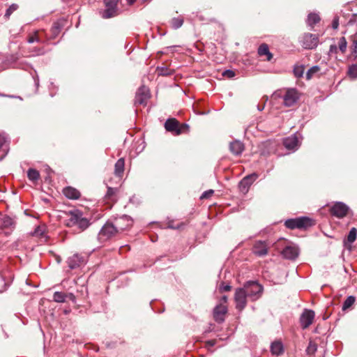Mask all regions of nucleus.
Listing matches in <instances>:
<instances>
[{
  "label": "nucleus",
  "mask_w": 357,
  "mask_h": 357,
  "mask_svg": "<svg viewBox=\"0 0 357 357\" xmlns=\"http://www.w3.org/2000/svg\"><path fill=\"white\" fill-rule=\"evenodd\" d=\"M271 351L273 355L279 356L284 352V347L280 341H275L271 344Z\"/></svg>",
  "instance_id": "b1692460"
},
{
  "label": "nucleus",
  "mask_w": 357,
  "mask_h": 357,
  "mask_svg": "<svg viewBox=\"0 0 357 357\" xmlns=\"http://www.w3.org/2000/svg\"><path fill=\"white\" fill-rule=\"evenodd\" d=\"M348 75L352 78H357V65L353 64L349 68Z\"/></svg>",
  "instance_id": "ea45409f"
},
{
  "label": "nucleus",
  "mask_w": 357,
  "mask_h": 357,
  "mask_svg": "<svg viewBox=\"0 0 357 357\" xmlns=\"http://www.w3.org/2000/svg\"><path fill=\"white\" fill-rule=\"evenodd\" d=\"M156 73L160 76H169L173 75L174 70L167 66H158L156 68Z\"/></svg>",
  "instance_id": "a878e982"
},
{
  "label": "nucleus",
  "mask_w": 357,
  "mask_h": 357,
  "mask_svg": "<svg viewBox=\"0 0 357 357\" xmlns=\"http://www.w3.org/2000/svg\"><path fill=\"white\" fill-rule=\"evenodd\" d=\"M347 47V42L346 40V38L344 37H342L340 38L339 43H338V48L340 50L344 53Z\"/></svg>",
  "instance_id": "58836bf2"
},
{
  "label": "nucleus",
  "mask_w": 357,
  "mask_h": 357,
  "mask_svg": "<svg viewBox=\"0 0 357 357\" xmlns=\"http://www.w3.org/2000/svg\"><path fill=\"white\" fill-rule=\"evenodd\" d=\"M38 31H35L34 35L31 36L28 38V43H33L34 42L40 43V39L38 36Z\"/></svg>",
  "instance_id": "79ce46f5"
},
{
  "label": "nucleus",
  "mask_w": 357,
  "mask_h": 357,
  "mask_svg": "<svg viewBox=\"0 0 357 357\" xmlns=\"http://www.w3.org/2000/svg\"><path fill=\"white\" fill-rule=\"evenodd\" d=\"M67 262L70 269H75L84 264L85 259L79 254H75L68 259Z\"/></svg>",
  "instance_id": "a211bd4d"
},
{
  "label": "nucleus",
  "mask_w": 357,
  "mask_h": 357,
  "mask_svg": "<svg viewBox=\"0 0 357 357\" xmlns=\"http://www.w3.org/2000/svg\"><path fill=\"white\" fill-rule=\"evenodd\" d=\"M314 225V220L307 217H299L293 219H288L284 222L286 227L291 229H306Z\"/></svg>",
  "instance_id": "7ed1b4c3"
},
{
  "label": "nucleus",
  "mask_w": 357,
  "mask_h": 357,
  "mask_svg": "<svg viewBox=\"0 0 357 357\" xmlns=\"http://www.w3.org/2000/svg\"><path fill=\"white\" fill-rule=\"evenodd\" d=\"M28 178L33 182L37 181L40 178V174L36 169L30 168L27 171Z\"/></svg>",
  "instance_id": "c85d7f7f"
},
{
  "label": "nucleus",
  "mask_w": 357,
  "mask_h": 357,
  "mask_svg": "<svg viewBox=\"0 0 357 357\" xmlns=\"http://www.w3.org/2000/svg\"><path fill=\"white\" fill-rule=\"evenodd\" d=\"M18 8V5L13 3L9 6V8L6 10L5 13V17H9L10 15Z\"/></svg>",
  "instance_id": "a19ab883"
},
{
  "label": "nucleus",
  "mask_w": 357,
  "mask_h": 357,
  "mask_svg": "<svg viewBox=\"0 0 357 357\" xmlns=\"http://www.w3.org/2000/svg\"><path fill=\"white\" fill-rule=\"evenodd\" d=\"M248 299L252 301L257 300L261 295L263 287L257 282H248L243 287Z\"/></svg>",
  "instance_id": "20e7f679"
},
{
  "label": "nucleus",
  "mask_w": 357,
  "mask_h": 357,
  "mask_svg": "<svg viewBox=\"0 0 357 357\" xmlns=\"http://www.w3.org/2000/svg\"><path fill=\"white\" fill-rule=\"evenodd\" d=\"M315 313L312 310L305 309L300 316V324L303 329L307 328L313 322Z\"/></svg>",
  "instance_id": "1a4fd4ad"
},
{
  "label": "nucleus",
  "mask_w": 357,
  "mask_h": 357,
  "mask_svg": "<svg viewBox=\"0 0 357 357\" xmlns=\"http://www.w3.org/2000/svg\"><path fill=\"white\" fill-rule=\"evenodd\" d=\"M300 43L303 48L312 50L318 45L319 36L316 34L305 33L300 38Z\"/></svg>",
  "instance_id": "0eeeda50"
},
{
  "label": "nucleus",
  "mask_w": 357,
  "mask_h": 357,
  "mask_svg": "<svg viewBox=\"0 0 357 357\" xmlns=\"http://www.w3.org/2000/svg\"><path fill=\"white\" fill-rule=\"evenodd\" d=\"M349 210V208L343 202H336L330 209L331 214L338 218L345 217Z\"/></svg>",
  "instance_id": "f8f14e48"
},
{
  "label": "nucleus",
  "mask_w": 357,
  "mask_h": 357,
  "mask_svg": "<svg viewBox=\"0 0 357 357\" xmlns=\"http://www.w3.org/2000/svg\"><path fill=\"white\" fill-rule=\"evenodd\" d=\"M300 134H294L287 138L283 141V144L288 150H296L300 145V141L298 138Z\"/></svg>",
  "instance_id": "4468645a"
},
{
  "label": "nucleus",
  "mask_w": 357,
  "mask_h": 357,
  "mask_svg": "<svg viewBox=\"0 0 357 357\" xmlns=\"http://www.w3.org/2000/svg\"><path fill=\"white\" fill-rule=\"evenodd\" d=\"M320 21L319 16L316 13H310L307 16V22L309 26H313Z\"/></svg>",
  "instance_id": "2f4dec72"
},
{
  "label": "nucleus",
  "mask_w": 357,
  "mask_h": 357,
  "mask_svg": "<svg viewBox=\"0 0 357 357\" xmlns=\"http://www.w3.org/2000/svg\"><path fill=\"white\" fill-rule=\"evenodd\" d=\"M273 96L282 98L283 104L286 107L294 105L299 99L298 91L293 88L278 91L274 93Z\"/></svg>",
  "instance_id": "f03ea898"
},
{
  "label": "nucleus",
  "mask_w": 357,
  "mask_h": 357,
  "mask_svg": "<svg viewBox=\"0 0 357 357\" xmlns=\"http://www.w3.org/2000/svg\"><path fill=\"white\" fill-rule=\"evenodd\" d=\"M149 98V89L142 86L137 90L135 99V105H145L146 103L147 100Z\"/></svg>",
  "instance_id": "ddd939ff"
},
{
  "label": "nucleus",
  "mask_w": 357,
  "mask_h": 357,
  "mask_svg": "<svg viewBox=\"0 0 357 357\" xmlns=\"http://www.w3.org/2000/svg\"><path fill=\"white\" fill-rule=\"evenodd\" d=\"M118 231L113 222L107 221L101 228L98 234V240L100 243H104L114 236Z\"/></svg>",
  "instance_id": "423d86ee"
},
{
  "label": "nucleus",
  "mask_w": 357,
  "mask_h": 357,
  "mask_svg": "<svg viewBox=\"0 0 357 357\" xmlns=\"http://www.w3.org/2000/svg\"><path fill=\"white\" fill-rule=\"evenodd\" d=\"M227 312V308L222 304L218 305L213 310V318L215 321L222 323L225 321V317Z\"/></svg>",
  "instance_id": "dca6fc26"
},
{
  "label": "nucleus",
  "mask_w": 357,
  "mask_h": 357,
  "mask_svg": "<svg viewBox=\"0 0 357 357\" xmlns=\"http://www.w3.org/2000/svg\"><path fill=\"white\" fill-rule=\"evenodd\" d=\"M167 131L172 132L175 135H179L189 131V126L186 123L180 124L175 119H168L165 123Z\"/></svg>",
  "instance_id": "39448f33"
},
{
  "label": "nucleus",
  "mask_w": 357,
  "mask_h": 357,
  "mask_svg": "<svg viewBox=\"0 0 357 357\" xmlns=\"http://www.w3.org/2000/svg\"><path fill=\"white\" fill-rule=\"evenodd\" d=\"M357 236V230L356 228L353 227L350 229L349 234L347 236V241L350 243H353L356 239Z\"/></svg>",
  "instance_id": "f704fd0d"
},
{
  "label": "nucleus",
  "mask_w": 357,
  "mask_h": 357,
  "mask_svg": "<svg viewBox=\"0 0 357 357\" xmlns=\"http://www.w3.org/2000/svg\"><path fill=\"white\" fill-rule=\"evenodd\" d=\"M319 70L320 68L318 66H314L310 68L306 73L307 79H310L312 77L313 75L319 72Z\"/></svg>",
  "instance_id": "4c0bfd02"
},
{
  "label": "nucleus",
  "mask_w": 357,
  "mask_h": 357,
  "mask_svg": "<svg viewBox=\"0 0 357 357\" xmlns=\"http://www.w3.org/2000/svg\"><path fill=\"white\" fill-rule=\"evenodd\" d=\"M317 350V345L316 343L310 341L309 344L306 349V352L307 354L312 355L314 354Z\"/></svg>",
  "instance_id": "e433bc0d"
},
{
  "label": "nucleus",
  "mask_w": 357,
  "mask_h": 357,
  "mask_svg": "<svg viewBox=\"0 0 357 357\" xmlns=\"http://www.w3.org/2000/svg\"><path fill=\"white\" fill-rule=\"evenodd\" d=\"M116 188L108 187L106 197L109 199L112 198V197L116 194Z\"/></svg>",
  "instance_id": "c03bdc74"
},
{
  "label": "nucleus",
  "mask_w": 357,
  "mask_h": 357,
  "mask_svg": "<svg viewBox=\"0 0 357 357\" xmlns=\"http://www.w3.org/2000/svg\"><path fill=\"white\" fill-rule=\"evenodd\" d=\"M222 300L224 301V302H227V296H223L222 298Z\"/></svg>",
  "instance_id": "5fc2aeb1"
},
{
  "label": "nucleus",
  "mask_w": 357,
  "mask_h": 357,
  "mask_svg": "<svg viewBox=\"0 0 357 357\" xmlns=\"http://www.w3.org/2000/svg\"><path fill=\"white\" fill-rule=\"evenodd\" d=\"M298 248L296 245H287L286 246L282 252V256L288 259H294L298 255Z\"/></svg>",
  "instance_id": "f3484780"
},
{
  "label": "nucleus",
  "mask_w": 357,
  "mask_h": 357,
  "mask_svg": "<svg viewBox=\"0 0 357 357\" xmlns=\"http://www.w3.org/2000/svg\"><path fill=\"white\" fill-rule=\"evenodd\" d=\"M67 298H69L70 301H72L73 302H75L76 301V298H75V296L73 294V293H69V294H67Z\"/></svg>",
  "instance_id": "3c124183"
},
{
  "label": "nucleus",
  "mask_w": 357,
  "mask_h": 357,
  "mask_svg": "<svg viewBox=\"0 0 357 357\" xmlns=\"http://www.w3.org/2000/svg\"><path fill=\"white\" fill-rule=\"evenodd\" d=\"M15 227L14 220L6 215L0 214V230L6 229H13Z\"/></svg>",
  "instance_id": "aec40b11"
},
{
  "label": "nucleus",
  "mask_w": 357,
  "mask_h": 357,
  "mask_svg": "<svg viewBox=\"0 0 357 357\" xmlns=\"http://www.w3.org/2000/svg\"><path fill=\"white\" fill-rule=\"evenodd\" d=\"M355 302V297L353 296H349L347 298L343 303L342 308L343 310H346L350 307Z\"/></svg>",
  "instance_id": "c9c22d12"
},
{
  "label": "nucleus",
  "mask_w": 357,
  "mask_h": 357,
  "mask_svg": "<svg viewBox=\"0 0 357 357\" xmlns=\"http://www.w3.org/2000/svg\"><path fill=\"white\" fill-rule=\"evenodd\" d=\"M33 235L37 237H40L43 241H47V237L45 235V228L44 226L37 227L35 229L34 231L33 232Z\"/></svg>",
  "instance_id": "bb28decb"
},
{
  "label": "nucleus",
  "mask_w": 357,
  "mask_h": 357,
  "mask_svg": "<svg viewBox=\"0 0 357 357\" xmlns=\"http://www.w3.org/2000/svg\"><path fill=\"white\" fill-rule=\"evenodd\" d=\"M222 75L228 78H233L236 74L234 71L231 70H226L222 73Z\"/></svg>",
  "instance_id": "a18cd8bd"
},
{
  "label": "nucleus",
  "mask_w": 357,
  "mask_h": 357,
  "mask_svg": "<svg viewBox=\"0 0 357 357\" xmlns=\"http://www.w3.org/2000/svg\"><path fill=\"white\" fill-rule=\"evenodd\" d=\"M7 137L5 133L0 134V151L3 152V155L5 156L8 152V146L6 144Z\"/></svg>",
  "instance_id": "cd10ccee"
},
{
  "label": "nucleus",
  "mask_w": 357,
  "mask_h": 357,
  "mask_svg": "<svg viewBox=\"0 0 357 357\" xmlns=\"http://www.w3.org/2000/svg\"><path fill=\"white\" fill-rule=\"evenodd\" d=\"M125 161L123 158H119L114 166V174L119 177H121L124 172Z\"/></svg>",
  "instance_id": "393cba45"
},
{
  "label": "nucleus",
  "mask_w": 357,
  "mask_h": 357,
  "mask_svg": "<svg viewBox=\"0 0 357 357\" xmlns=\"http://www.w3.org/2000/svg\"><path fill=\"white\" fill-rule=\"evenodd\" d=\"M214 191L213 190H209L207 191H205L201 196V199H207L209 198L213 194Z\"/></svg>",
  "instance_id": "49530a36"
},
{
  "label": "nucleus",
  "mask_w": 357,
  "mask_h": 357,
  "mask_svg": "<svg viewBox=\"0 0 357 357\" xmlns=\"http://www.w3.org/2000/svg\"><path fill=\"white\" fill-rule=\"evenodd\" d=\"M63 192L67 198L70 199H77L80 197V192L73 187L65 188Z\"/></svg>",
  "instance_id": "4be33fe9"
},
{
  "label": "nucleus",
  "mask_w": 357,
  "mask_h": 357,
  "mask_svg": "<svg viewBox=\"0 0 357 357\" xmlns=\"http://www.w3.org/2000/svg\"><path fill=\"white\" fill-rule=\"evenodd\" d=\"M338 26H339V20L337 17H335L332 22V27L334 29H337Z\"/></svg>",
  "instance_id": "8fccbe9b"
},
{
  "label": "nucleus",
  "mask_w": 357,
  "mask_h": 357,
  "mask_svg": "<svg viewBox=\"0 0 357 357\" xmlns=\"http://www.w3.org/2000/svg\"><path fill=\"white\" fill-rule=\"evenodd\" d=\"M229 149L233 154L238 155L242 153L244 145L240 141L236 140L230 143Z\"/></svg>",
  "instance_id": "412c9836"
},
{
  "label": "nucleus",
  "mask_w": 357,
  "mask_h": 357,
  "mask_svg": "<svg viewBox=\"0 0 357 357\" xmlns=\"http://www.w3.org/2000/svg\"><path fill=\"white\" fill-rule=\"evenodd\" d=\"M66 225L68 227H77L81 231H83L89 227L91 222L88 218L84 216L81 211L75 209L69 211Z\"/></svg>",
  "instance_id": "f257e3e1"
},
{
  "label": "nucleus",
  "mask_w": 357,
  "mask_h": 357,
  "mask_svg": "<svg viewBox=\"0 0 357 357\" xmlns=\"http://www.w3.org/2000/svg\"><path fill=\"white\" fill-rule=\"evenodd\" d=\"M248 298V296L243 288H238L236 290L234 300L236 307L238 310H242L245 308Z\"/></svg>",
  "instance_id": "9b49d317"
},
{
  "label": "nucleus",
  "mask_w": 357,
  "mask_h": 357,
  "mask_svg": "<svg viewBox=\"0 0 357 357\" xmlns=\"http://www.w3.org/2000/svg\"><path fill=\"white\" fill-rule=\"evenodd\" d=\"M119 1V0H104L106 9L102 13V18L108 19L117 15Z\"/></svg>",
  "instance_id": "6e6552de"
},
{
  "label": "nucleus",
  "mask_w": 357,
  "mask_h": 357,
  "mask_svg": "<svg viewBox=\"0 0 357 357\" xmlns=\"http://www.w3.org/2000/svg\"><path fill=\"white\" fill-rule=\"evenodd\" d=\"M67 294L61 291H55L53 294V301L56 303H64L67 298Z\"/></svg>",
  "instance_id": "c756f323"
},
{
  "label": "nucleus",
  "mask_w": 357,
  "mask_h": 357,
  "mask_svg": "<svg viewBox=\"0 0 357 357\" xmlns=\"http://www.w3.org/2000/svg\"><path fill=\"white\" fill-rule=\"evenodd\" d=\"M44 53H45V51L43 50V49H38V50H37L36 53L33 54L32 55L33 56L41 55V54H43Z\"/></svg>",
  "instance_id": "603ef678"
},
{
  "label": "nucleus",
  "mask_w": 357,
  "mask_h": 357,
  "mask_svg": "<svg viewBox=\"0 0 357 357\" xmlns=\"http://www.w3.org/2000/svg\"><path fill=\"white\" fill-rule=\"evenodd\" d=\"M231 287L229 285V284H225L224 283H222L220 286V291L221 292H223V291H230L231 290Z\"/></svg>",
  "instance_id": "de8ad7c7"
},
{
  "label": "nucleus",
  "mask_w": 357,
  "mask_h": 357,
  "mask_svg": "<svg viewBox=\"0 0 357 357\" xmlns=\"http://www.w3.org/2000/svg\"><path fill=\"white\" fill-rule=\"evenodd\" d=\"M337 52V47L336 45L333 44L330 46L329 54H336Z\"/></svg>",
  "instance_id": "09e8293b"
},
{
  "label": "nucleus",
  "mask_w": 357,
  "mask_h": 357,
  "mask_svg": "<svg viewBox=\"0 0 357 357\" xmlns=\"http://www.w3.org/2000/svg\"><path fill=\"white\" fill-rule=\"evenodd\" d=\"M263 109H264V107H258V109H259V111H261Z\"/></svg>",
  "instance_id": "6e6d98bb"
},
{
  "label": "nucleus",
  "mask_w": 357,
  "mask_h": 357,
  "mask_svg": "<svg viewBox=\"0 0 357 357\" xmlns=\"http://www.w3.org/2000/svg\"><path fill=\"white\" fill-rule=\"evenodd\" d=\"M257 53L260 56H266L268 61L273 58V54L269 51L268 46L266 43H263L259 47Z\"/></svg>",
  "instance_id": "5701e85b"
},
{
  "label": "nucleus",
  "mask_w": 357,
  "mask_h": 357,
  "mask_svg": "<svg viewBox=\"0 0 357 357\" xmlns=\"http://www.w3.org/2000/svg\"><path fill=\"white\" fill-rule=\"evenodd\" d=\"M294 73L296 77H301L303 75V67H296L294 69Z\"/></svg>",
  "instance_id": "37998d69"
},
{
  "label": "nucleus",
  "mask_w": 357,
  "mask_h": 357,
  "mask_svg": "<svg viewBox=\"0 0 357 357\" xmlns=\"http://www.w3.org/2000/svg\"><path fill=\"white\" fill-rule=\"evenodd\" d=\"M113 224L118 233H119L131 227L132 225V220L128 215H125L115 219Z\"/></svg>",
  "instance_id": "9d476101"
},
{
  "label": "nucleus",
  "mask_w": 357,
  "mask_h": 357,
  "mask_svg": "<svg viewBox=\"0 0 357 357\" xmlns=\"http://www.w3.org/2000/svg\"><path fill=\"white\" fill-rule=\"evenodd\" d=\"M62 24L61 22H56L51 28L52 38H56L61 31Z\"/></svg>",
  "instance_id": "7c9ffc66"
},
{
  "label": "nucleus",
  "mask_w": 357,
  "mask_h": 357,
  "mask_svg": "<svg viewBox=\"0 0 357 357\" xmlns=\"http://www.w3.org/2000/svg\"><path fill=\"white\" fill-rule=\"evenodd\" d=\"M263 109H264V107H258V109H259V111H261Z\"/></svg>",
  "instance_id": "4d7b16f0"
},
{
  "label": "nucleus",
  "mask_w": 357,
  "mask_h": 357,
  "mask_svg": "<svg viewBox=\"0 0 357 357\" xmlns=\"http://www.w3.org/2000/svg\"><path fill=\"white\" fill-rule=\"evenodd\" d=\"M183 24V17H174L171 20L172 27L174 29L180 28Z\"/></svg>",
  "instance_id": "72a5a7b5"
},
{
  "label": "nucleus",
  "mask_w": 357,
  "mask_h": 357,
  "mask_svg": "<svg viewBox=\"0 0 357 357\" xmlns=\"http://www.w3.org/2000/svg\"><path fill=\"white\" fill-rule=\"evenodd\" d=\"M257 178V174H250V175L244 177L241 181V182L239 183V185H238L240 190L243 193L247 192L250 186Z\"/></svg>",
  "instance_id": "2eb2a0df"
},
{
  "label": "nucleus",
  "mask_w": 357,
  "mask_h": 357,
  "mask_svg": "<svg viewBox=\"0 0 357 357\" xmlns=\"http://www.w3.org/2000/svg\"><path fill=\"white\" fill-rule=\"evenodd\" d=\"M350 40L351 41V49H352V55L356 58L357 57V33L351 35L350 37Z\"/></svg>",
  "instance_id": "473e14b6"
},
{
  "label": "nucleus",
  "mask_w": 357,
  "mask_h": 357,
  "mask_svg": "<svg viewBox=\"0 0 357 357\" xmlns=\"http://www.w3.org/2000/svg\"><path fill=\"white\" fill-rule=\"evenodd\" d=\"M252 252L257 256L264 257L268 253L267 245L266 244L265 242H256L253 246Z\"/></svg>",
  "instance_id": "6ab92c4d"
},
{
  "label": "nucleus",
  "mask_w": 357,
  "mask_h": 357,
  "mask_svg": "<svg viewBox=\"0 0 357 357\" xmlns=\"http://www.w3.org/2000/svg\"><path fill=\"white\" fill-rule=\"evenodd\" d=\"M207 344L211 347H213L215 344V342L213 340H210L207 342Z\"/></svg>",
  "instance_id": "864d4df0"
}]
</instances>
